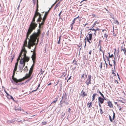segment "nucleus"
Returning <instances> with one entry per match:
<instances>
[{
	"label": "nucleus",
	"instance_id": "obj_42",
	"mask_svg": "<svg viewBox=\"0 0 126 126\" xmlns=\"http://www.w3.org/2000/svg\"><path fill=\"white\" fill-rule=\"evenodd\" d=\"M115 83H116V84H117L118 83V82L117 80H115Z\"/></svg>",
	"mask_w": 126,
	"mask_h": 126
},
{
	"label": "nucleus",
	"instance_id": "obj_60",
	"mask_svg": "<svg viewBox=\"0 0 126 126\" xmlns=\"http://www.w3.org/2000/svg\"><path fill=\"white\" fill-rule=\"evenodd\" d=\"M122 108H119V110H121V111H122L121 110Z\"/></svg>",
	"mask_w": 126,
	"mask_h": 126
},
{
	"label": "nucleus",
	"instance_id": "obj_54",
	"mask_svg": "<svg viewBox=\"0 0 126 126\" xmlns=\"http://www.w3.org/2000/svg\"><path fill=\"white\" fill-rule=\"evenodd\" d=\"M91 52H92L91 51V50L90 51V52H89V54H90L91 55Z\"/></svg>",
	"mask_w": 126,
	"mask_h": 126
},
{
	"label": "nucleus",
	"instance_id": "obj_22",
	"mask_svg": "<svg viewBox=\"0 0 126 126\" xmlns=\"http://www.w3.org/2000/svg\"><path fill=\"white\" fill-rule=\"evenodd\" d=\"M79 16L78 17H76V18H75L74 20L73 21V22H72V23L71 24H72V25H73L74 24V23H75V21L76 19H77V18H79Z\"/></svg>",
	"mask_w": 126,
	"mask_h": 126
},
{
	"label": "nucleus",
	"instance_id": "obj_41",
	"mask_svg": "<svg viewBox=\"0 0 126 126\" xmlns=\"http://www.w3.org/2000/svg\"><path fill=\"white\" fill-rule=\"evenodd\" d=\"M15 110H20V111H21V110L24 111V110L23 109H21V110L20 109H16Z\"/></svg>",
	"mask_w": 126,
	"mask_h": 126
},
{
	"label": "nucleus",
	"instance_id": "obj_38",
	"mask_svg": "<svg viewBox=\"0 0 126 126\" xmlns=\"http://www.w3.org/2000/svg\"><path fill=\"white\" fill-rule=\"evenodd\" d=\"M100 111L101 114H102L103 113L102 111V109L101 108L100 109Z\"/></svg>",
	"mask_w": 126,
	"mask_h": 126
},
{
	"label": "nucleus",
	"instance_id": "obj_8",
	"mask_svg": "<svg viewBox=\"0 0 126 126\" xmlns=\"http://www.w3.org/2000/svg\"><path fill=\"white\" fill-rule=\"evenodd\" d=\"M36 58V54L35 51L34 50L33 53V54L32 56V60H35Z\"/></svg>",
	"mask_w": 126,
	"mask_h": 126
},
{
	"label": "nucleus",
	"instance_id": "obj_17",
	"mask_svg": "<svg viewBox=\"0 0 126 126\" xmlns=\"http://www.w3.org/2000/svg\"><path fill=\"white\" fill-rule=\"evenodd\" d=\"M87 75L84 74H83L82 76L81 79L82 80H85L86 78Z\"/></svg>",
	"mask_w": 126,
	"mask_h": 126
},
{
	"label": "nucleus",
	"instance_id": "obj_2",
	"mask_svg": "<svg viewBox=\"0 0 126 126\" xmlns=\"http://www.w3.org/2000/svg\"><path fill=\"white\" fill-rule=\"evenodd\" d=\"M42 21L41 23H39V29L38 30L37 32H34L32 35L31 36V39L30 40L29 43H30L32 41H35L36 39H37V43L38 42L39 37L41 34V32L40 29L41 27V26L43 25L44 24L45 20H44L42 19Z\"/></svg>",
	"mask_w": 126,
	"mask_h": 126
},
{
	"label": "nucleus",
	"instance_id": "obj_47",
	"mask_svg": "<svg viewBox=\"0 0 126 126\" xmlns=\"http://www.w3.org/2000/svg\"><path fill=\"white\" fill-rule=\"evenodd\" d=\"M73 25H72V24H71V30H72L73 28Z\"/></svg>",
	"mask_w": 126,
	"mask_h": 126
},
{
	"label": "nucleus",
	"instance_id": "obj_58",
	"mask_svg": "<svg viewBox=\"0 0 126 126\" xmlns=\"http://www.w3.org/2000/svg\"><path fill=\"white\" fill-rule=\"evenodd\" d=\"M35 60H32L33 61V64H34V63H35Z\"/></svg>",
	"mask_w": 126,
	"mask_h": 126
},
{
	"label": "nucleus",
	"instance_id": "obj_5",
	"mask_svg": "<svg viewBox=\"0 0 126 126\" xmlns=\"http://www.w3.org/2000/svg\"><path fill=\"white\" fill-rule=\"evenodd\" d=\"M29 61H26L25 60L20 59L19 63L20 64L22 65H23L19 66V71L20 72H22L23 68L25 65L26 63L28 62Z\"/></svg>",
	"mask_w": 126,
	"mask_h": 126
},
{
	"label": "nucleus",
	"instance_id": "obj_50",
	"mask_svg": "<svg viewBox=\"0 0 126 126\" xmlns=\"http://www.w3.org/2000/svg\"><path fill=\"white\" fill-rule=\"evenodd\" d=\"M105 64L106 65V68H107V66H108V64L106 63V61L105 60Z\"/></svg>",
	"mask_w": 126,
	"mask_h": 126
},
{
	"label": "nucleus",
	"instance_id": "obj_43",
	"mask_svg": "<svg viewBox=\"0 0 126 126\" xmlns=\"http://www.w3.org/2000/svg\"><path fill=\"white\" fill-rule=\"evenodd\" d=\"M56 2L54 4H53L52 5V6H51V8H50L49 9V10H50V9L52 8V7L54 6V5H55V4L56 3Z\"/></svg>",
	"mask_w": 126,
	"mask_h": 126
},
{
	"label": "nucleus",
	"instance_id": "obj_4",
	"mask_svg": "<svg viewBox=\"0 0 126 126\" xmlns=\"http://www.w3.org/2000/svg\"><path fill=\"white\" fill-rule=\"evenodd\" d=\"M17 69V67L15 66L14 69L13 70V73L12 76V79L16 83H17L18 82H20L24 80V78H22L19 79H17L16 78L14 77L16 71Z\"/></svg>",
	"mask_w": 126,
	"mask_h": 126
},
{
	"label": "nucleus",
	"instance_id": "obj_30",
	"mask_svg": "<svg viewBox=\"0 0 126 126\" xmlns=\"http://www.w3.org/2000/svg\"><path fill=\"white\" fill-rule=\"evenodd\" d=\"M40 84H39L38 85V87L36 89V90H35L32 91V92L36 91H37V89H38V87H40Z\"/></svg>",
	"mask_w": 126,
	"mask_h": 126
},
{
	"label": "nucleus",
	"instance_id": "obj_40",
	"mask_svg": "<svg viewBox=\"0 0 126 126\" xmlns=\"http://www.w3.org/2000/svg\"><path fill=\"white\" fill-rule=\"evenodd\" d=\"M103 97L104 99H105V98L104 96V95H103V94L101 93L100 94Z\"/></svg>",
	"mask_w": 126,
	"mask_h": 126
},
{
	"label": "nucleus",
	"instance_id": "obj_53",
	"mask_svg": "<svg viewBox=\"0 0 126 126\" xmlns=\"http://www.w3.org/2000/svg\"><path fill=\"white\" fill-rule=\"evenodd\" d=\"M109 65H110V66H112V64H110V62H109Z\"/></svg>",
	"mask_w": 126,
	"mask_h": 126
},
{
	"label": "nucleus",
	"instance_id": "obj_56",
	"mask_svg": "<svg viewBox=\"0 0 126 126\" xmlns=\"http://www.w3.org/2000/svg\"><path fill=\"white\" fill-rule=\"evenodd\" d=\"M52 84L51 83H50L49 84H48L47 85L49 86V85H51Z\"/></svg>",
	"mask_w": 126,
	"mask_h": 126
},
{
	"label": "nucleus",
	"instance_id": "obj_49",
	"mask_svg": "<svg viewBox=\"0 0 126 126\" xmlns=\"http://www.w3.org/2000/svg\"><path fill=\"white\" fill-rule=\"evenodd\" d=\"M58 7V5L57 4L55 7L54 9H55L56 8Z\"/></svg>",
	"mask_w": 126,
	"mask_h": 126
},
{
	"label": "nucleus",
	"instance_id": "obj_55",
	"mask_svg": "<svg viewBox=\"0 0 126 126\" xmlns=\"http://www.w3.org/2000/svg\"><path fill=\"white\" fill-rule=\"evenodd\" d=\"M71 76H70V77L69 78V79H68V80H67V81H68V80H69V79H70V78H71Z\"/></svg>",
	"mask_w": 126,
	"mask_h": 126
},
{
	"label": "nucleus",
	"instance_id": "obj_45",
	"mask_svg": "<svg viewBox=\"0 0 126 126\" xmlns=\"http://www.w3.org/2000/svg\"><path fill=\"white\" fill-rule=\"evenodd\" d=\"M86 38H87V36H86V37H85V46L86 45V40H87Z\"/></svg>",
	"mask_w": 126,
	"mask_h": 126
},
{
	"label": "nucleus",
	"instance_id": "obj_64",
	"mask_svg": "<svg viewBox=\"0 0 126 126\" xmlns=\"http://www.w3.org/2000/svg\"><path fill=\"white\" fill-rule=\"evenodd\" d=\"M26 68L27 69V70H28V68H27V66H26L25 67V68H24L25 69V68Z\"/></svg>",
	"mask_w": 126,
	"mask_h": 126
},
{
	"label": "nucleus",
	"instance_id": "obj_10",
	"mask_svg": "<svg viewBox=\"0 0 126 126\" xmlns=\"http://www.w3.org/2000/svg\"><path fill=\"white\" fill-rule=\"evenodd\" d=\"M37 16H39V18L37 20V22H41V20L42 19V18L41 17V15L40 14H38V15Z\"/></svg>",
	"mask_w": 126,
	"mask_h": 126
},
{
	"label": "nucleus",
	"instance_id": "obj_18",
	"mask_svg": "<svg viewBox=\"0 0 126 126\" xmlns=\"http://www.w3.org/2000/svg\"><path fill=\"white\" fill-rule=\"evenodd\" d=\"M91 76L90 75H89L88 76V80H89V81L88 82L87 84H88L90 83H91L90 81H91Z\"/></svg>",
	"mask_w": 126,
	"mask_h": 126
},
{
	"label": "nucleus",
	"instance_id": "obj_7",
	"mask_svg": "<svg viewBox=\"0 0 126 126\" xmlns=\"http://www.w3.org/2000/svg\"><path fill=\"white\" fill-rule=\"evenodd\" d=\"M104 99H105L103 98L100 97H99L98 98V103H100L101 104H103L104 103Z\"/></svg>",
	"mask_w": 126,
	"mask_h": 126
},
{
	"label": "nucleus",
	"instance_id": "obj_34",
	"mask_svg": "<svg viewBox=\"0 0 126 126\" xmlns=\"http://www.w3.org/2000/svg\"><path fill=\"white\" fill-rule=\"evenodd\" d=\"M73 63H74V65H77V62L76 61H74L73 62Z\"/></svg>",
	"mask_w": 126,
	"mask_h": 126
},
{
	"label": "nucleus",
	"instance_id": "obj_24",
	"mask_svg": "<svg viewBox=\"0 0 126 126\" xmlns=\"http://www.w3.org/2000/svg\"><path fill=\"white\" fill-rule=\"evenodd\" d=\"M21 56H22L21 53H20L19 55V56L17 59V62H18V61L19 60H20V58Z\"/></svg>",
	"mask_w": 126,
	"mask_h": 126
},
{
	"label": "nucleus",
	"instance_id": "obj_28",
	"mask_svg": "<svg viewBox=\"0 0 126 126\" xmlns=\"http://www.w3.org/2000/svg\"><path fill=\"white\" fill-rule=\"evenodd\" d=\"M92 29H89V30L90 31V32H89V33H92V35L93 33H94V32L93 31H92Z\"/></svg>",
	"mask_w": 126,
	"mask_h": 126
},
{
	"label": "nucleus",
	"instance_id": "obj_36",
	"mask_svg": "<svg viewBox=\"0 0 126 126\" xmlns=\"http://www.w3.org/2000/svg\"><path fill=\"white\" fill-rule=\"evenodd\" d=\"M100 67L101 69L102 67V62L100 63Z\"/></svg>",
	"mask_w": 126,
	"mask_h": 126
},
{
	"label": "nucleus",
	"instance_id": "obj_48",
	"mask_svg": "<svg viewBox=\"0 0 126 126\" xmlns=\"http://www.w3.org/2000/svg\"><path fill=\"white\" fill-rule=\"evenodd\" d=\"M70 110H71V109H70V108H69L68 109V111L70 113Z\"/></svg>",
	"mask_w": 126,
	"mask_h": 126
},
{
	"label": "nucleus",
	"instance_id": "obj_11",
	"mask_svg": "<svg viewBox=\"0 0 126 126\" xmlns=\"http://www.w3.org/2000/svg\"><path fill=\"white\" fill-rule=\"evenodd\" d=\"M121 51H123L124 52V54L126 55V49L125 47H123V46L121 47Z\"/></svg>",
	"mask_w": 126,
	"mask_h": 126
},
{
	"label": "nucleus",
	"instance_id": "obj_62",
	"mask_svg": "<svg viewBox=\"0 0 126 126\" xmlns=\"http://www.w3.org/2000/svg\"><path fill=\"white\" fill-rule=\"evenodd\" d=\"M38 3H37V8H38Z\"/></svg>",
	"mask_w": 126,
	"mask_h": 126
},
{
	"label": "nucleus",
	"instance_id": "obj_52",
	"mask_svg": "<svg viewBox=\"0 0 126 126\" xmlns=\"http://www.w3.org/2000/svg\"><path fill=\"white\" fill-rule=\"evenodd\" d=\"M100 107H101V105L100 104V103H98Z\"/></svg>",
	"mask_w": 126,
	"mask_h": 126
},
{
	"label": "nucleus",
	"instance_id": "obj_63",
	"mask_svg": "<svg viewBox=\"0 0 126 126\" xmlns=\"http://www.w3.org/2000/svg\"><path fill=\"white\" fill-rule=\"evenodd\" d=\"M5 93H6V94H7H7H8L7 92L6 91H5Z\"/></svg>",
	"mask_w": 126,
	"mask_h": 126
},
{
	"label": "nucleus",
	"instance_id": "obj_9",
	"mask_svg": "<svg viewBox=\"0 0 126 126\" xmlns=\"http://www.w3.org/2000/svg\"><path fill=\"white\" fill-rule=\"evenodd\" d=\"M113 116L112 119H111V117L110 116V115H109V118L110 120V121L111 122L113 121L112 120H113L114 119L115 117V114L114 112L113 111Z\"/></svg>",
	"mask_w": 126,
	"mask_h": 126
},
{
	"label": "nucleus",
	"instance_id": "obj_59",
	"mask_svg": "<svg viewBox=\"0 0 126 126\" xmlns=\"http://www.w3.org/2000/svg\"><path fill=\"white\" fill-rule=\"evenodd\" d=\"M98 93H99L100 94L101 93V92H100L99 90L98 91Z\"/></svg>",
	"mask_w": 126,
	"mask_h": 126
},
{
	"label": "nucleus",
	"instance_id": "obj_21",
	"mask_svg": "<svg viewBox=\"0 0 126 126\" xmlns=\"http://www.w3.org/2000/svg\"><path fill=\"white\" fill-rule=\"evenodd\" d=\"M97 94H94L92 96V100H94L95 99V96L97 95Z\"/></svg>",
	"mask_w": 126,
	"mask_h": 126
},
{
	"label": "nucleus",
	"instance_id": "obj_14",
	"mask_svg": "<svg viewBox=\"0 0 126 126\" xmlns=\"http://www.w3.org/2000/svg\"><path fill=\"white\" fill-rule=\"evenodd\" d=\"M105 32V33H104V36L107 39V37L108 36V35L107 33V31L106 30H103L102 32Z\"/></svg>",
	"mask_w": 126,
	"mask_h": 126
},
{
	"label": "nucleus",
	"instance_id": "obj_57",
	"mask_svg": "<svg viewBox=\"0 0 126 126\" xmlns=\"http://www.w3.org/2000/svg\"><path fill=\"white\" fill-rule=\"evenodd\" d=\"M86 1V0H83L82 1H81V2H80V3H82L83 1Z\"/></svg>",
	"mask_w": 126,
	"mask_h": 126
},
{
	"label": "nucleus",
	"instance_id": "obj_39",
	"mask_svg": "<svg viewBox=\"0 0 126 126\" xmlns=\"http://www.w3.org/2000/svg\"><path fill=\"white\" fill-rule=\"evenodd\" d=\"M18 62H16V63L15 65V67H17V66H18Z\"/></svg>",
	"mask_w": 126,
	"mask_h": 126
},
{
	"label": "nucleus",
	"instance_id": "obj_3",
	"mask_svg": "<svg viewBox=\"0 0 126 126\" xmlns=\"http://www.w3.org/2000/svg\"><path fill=\"white\" fill-rule=\"evenodd\" d=\"M38 8H37L36 9L35 12V14L34 17L33 18L32 22L30 25V26L29 28V31H32L33 30H34L37 27V24L35 23V18L37 17V16L38 14H40L38 12Z\"/></svg>",
	"mask_w": 126,
	"mask_h": 126
},
{
	"label": "nucleus",
	"instance_id": "obj_13",
	"mask_svg": "<svg viewBox=\"0 0 126 126\" xmlns=\"http://www.w3.org/2000/svg\"><path fill=\"white\" fill-rule=\"evenodd\" d=\"M49 11L47 12H46L45 14V15L43 18V20H45L47 17L48 15Z\"/></svg>",
	"mask_w": 126,
	"mask_h": 126
},
{
	"label": "nucleus",
	"instance_id": "obj_26",
	"mask_svg": "<svg viewBox=\"0 0 126 126\" xmlns=\"http://www.w3.org/2000/svg\"><path fill=\"white\" fill-rule=\"evenodd\" d=\"M33 70H32V69H30V70L29 71V74H30V75H31L32 74V72H33Z\"/></svg>",
	"mask_w": 126,
	"mask_h": 126
},
{
	"label": "nucleus",
	"instance_id": "obj_33",
	"mask_svg": "<svg viewBox=\"0 0 126 126\" xmlns=\"http://www.w3.org/2000/svg\"><path fill=\"white\" fill-rule=\"evenodd\" d=\"M34 64H33L30 69H31L33 70V67L34 66Z\"/></svg>",
	"mask_w": 126,
	"mask_h": 126
},
{
	"label": "nucleus",
	"instance_id": "obj_35",
	"mask_svg": "<svg viewBox=\"0 0 126 126\" xmlns=\"http://www.w3.org/2000/svg\"><path fill=\"white\" fill-rule=\"evenodd\" d=\"M62 12V11H61L59 14V18L60 19L61 18V15Z\"/></svg>",
	"mask_w": 126,
	"mask_h": 126
},
{
	"label": "nucleus",
	"instance_id": "obj_46",
	"mask_svg": "<svg viewBox=\"0 0 126 126\" xmlns=\"http://www.w3.org/2000/svg\"><path fill=\"white\" fill-rule=\"evenodd\" d=\"M106 58H107V60L108 61H109V62H110V60H109V58L107 57V56L106 57Z\"/></svg>",
	"mask_w": 126,
	"mask_h": 126
},
{
	"label": "nucleus",
	"instance_id": "obj_25",
	"mask_svg": "<svg viewBox=\"0 0 126 126\" xmlns=\"http://www.w3.org/2000/svg\"><path fill=\"white\" fill-rule=\"evenodd\" d=\"M47 122L46 121L43 122H42L41 124L43 125L46 124H47Z\"/></svg>",
	"mask_w": 126,
	"mask_h": 126
},
{
	"label": "nucleus",
	"instance_id": "obj_12",
	"mask_svg": "<svg viewBox=\"0 0 126 126\" xmlns=\"http://www.w3.org/2000/svg\"><path fill=\"white\" fill-rule=\"evenodd\" d=\"M7 98L9 99H11L13 100L14 101H15L14 98L11 95L9 94H7Z\"/></svg>",
	"mask_w": 126,
	"mask_h": 126
},
{
	"label": "nucleus",
	"instance_id": "obj_32",
	"mask_svg": "<svg viewBox=\"0 0 126 126\" xmlns=\"http://www.w3.org/2000/svg\"><path fill=\"white\" fill-rule=\"evenodd\" d=\"M113 62L114 64V68L115 69V66H116V62L115 60H113Z\"/></svg>",
	"mask_w": 126,
	"mask_h": 126
},
{
	"label": "nucleus",
	"instance_id": "obj_15",
	"mask_svg": "<svg viewBox=\"0 0 126 126\" xmlns=\"http://www.w3.org/2000/svg\"><path fill=\"white\" fill-rule=\"evenodd\" d=\"M108 106L110 107H113V104L110 101H108L107 102Z\"/></svg>",
	"mask_w": 126,
	"mask_h": 126
},
{
	"label": "nucleus",
	"instance_id": "obj_23",
	"mask_svg": "<svg viewBox=\"0 0 126 126\" xmlns=\"http://www.w3.org/2000/svg\"><path fill=\"white\" fill-rule=\"evenodd\" d=\"M97 30V29L96 30H95L94 29H92V31L95 34V33L96 32V31Z\"/></svg>",
	"mask_w": 126,
	"mask_h": 126
},
{
	"label": "nucleus",
	"instance_id": "obj_16",
	"mask_svg": "<svg viewBox=\"0 0 126 126\" xmlns=\"http://www.w3.org/2000/svg\"><path fill=\"white\" fill-rule=\"evenodd\" d=\"M31 75H30V74L29 73L26 74V76H25V77L24 78H24L25 79H27L30 77Z\"/></svg>",
	"mask_w": 126,
	"mask_h": 126
},
{
	"label": "nucleus",
	"instance_id": "obj_61",
	"mask_svg": "<svg viewBox=\"0 0 126 126\" xmlns=\"http://www.w3.org/2000/svg\"><path fill=\"white\" fill-rule=\"evenodd\" d=\"M103 58H104V52L103 53Z\"/></svg>",
	"mask_w": 126,
	"mask_h": 126
},
{
	"label": "nucleus",
	"instance_id": "obj_19",
	"mask_svg": "<svg viewBox=\"0 0 126 126\" xmlns=\"http://www.w3.org/2000/svg\"><path fill=\"white\" fill-rule=\"evenodd\" d=\"M93 103L92 102H91L90 103H88L87 104V105L89 108L91 107Z\"/></svg>",
	"mask_w": 126,
	"mask_h": 126
},
{
	"label": "nucleus",
	"instance_id": "obj_29",
	"mask_svg": "<svg viewBox=\"0 0 126 126\" xmlns=\"http://www.w3.org/2000/svg\"><path fill=\"white\" fill-rule=\"evenodd\" d=\"M99 45L100 46V48L99 49L100 51H101L103 53V52H103V51H102L101 49V46L100 42H99Z\"/></svg>",
	"mask_w": 126,
	"mask_h": 126
},
{
	"label": "nucleus",
	"instance_id": "obj_51",
	"mask_svg": "<svg viewBox=\"0 0 126 126\" xmlns=\"http://www.w3.org/2000/svg\"><path fill=\"white\" fill-rule=\"evenodd\" d=\"M62 100H61V102H60V105H61V107H62V104L63 103L62 102H62Z\"/></svg>",
	"mask_w": 126,
	"mask_h": 126
},
{
	"label": "nucleus",
	"instance_id": "obj_31",
	"mask_svg": "<svg viewBox=\"0 0 126 126\" xmlns=\"http://www.w3.org/2000/svg\"><path fill=\"white\" fill-rule=\"evenodd\" d=\"M99 23V21H95L94 23V25H96V24H98Z\"/></svg>",
	"mask_w": 126,
	"mask_h": 126
},
{
	"label": "nucleus",
	"instance_id": "obj_37",
	"mask_svg": "<svg viewBox=\"0 0 126 126\" xmlns=\"http://www.w3.org/2000/svg\"><path fill=\"white\" fill-rule=\"evenodd\" d=\"M113 54H112L111 55H110L109 56V57L110 58H112L113 57Z\"/></svg>",
	"mask_w": 126,
	"mask_h": 126
},
{
	"label": "nucleus",
	"instance_id": "obj_44",
	"mask_svg": "<svg viewBox=\"0 0 126 126\" xmlns=\"http://www.w3.org/2000/svg\"><path fill=\"white\" fill-rule=\"evenodd\" d=\"M58 44H60V39H59L58 41Z\"/></svg>",
	"mask_w": 126,
	"mask_h": 126
},
{
	"label": "nucleus",
	"instance_id": "obj_20",
	"mask_svg": "<svg viewBox=\"0 0 126 126\" xmlns=\"http://www.w3.org/2000/svg\"><path fill=\"white\" fill-rule=\"evenodd\" d=\"M85 92L82 91L81 93V95L82 97H84L85 95H86V94H85Z\"/></svg>",
	"mask_w": 126,
	"mask_h": 126
},
{
	"label": "nucleus",
	"instance_id": "obj_27",
	"mask_svg": "<svg viewBox=\"0 0 126 126\" xmlns=\"http://www.w3.org/2000/svg\"><path fill=\"white\" fill-rule=\"evenodd\" d=\"M58 100V99L57 98L56 99V100H55L54 101H53L51 104V105L52 104H53V103H56V102Z\"/></svg>",
	"mask_w": 126,
	"mask_h": 126
},
{
	"label": "nucleus",
	"instance_id": "obj_1",
	"mask_svg": "<svg viewBox=\"0 0 126 126\" xmlns=\"http://www.w3.org/2000/svg\"><path fill=\"white\" fill-rule=\"evenodd\" d=\"M32 31H29V29L28 30V32L27 33L26 35V38L24 42V44L23 45V46L22 47V50L20 53H21V54H22L23 52H24L23 56L24 57L23 58H21V59H23L25 60L26 61H29L30 60V57L27 56L26 54L27 53V51L26 50L25 47H27L29 49H30L31 47H32L33 46L35 45V42L36 41L37 39H36L35 41H32V42H31L30 43H29L30 40L31 39V36L30 37V39H29L28 38L29 35L32 32Z\"/></svg>",
	"mask_w": 126,
	"mask_h": 126
},
{
	"label": "nucleus",
	"instance_id": "obj_6",
	"mask_svg": "<svg viewBox=\"0 0 126 126\" xmlns=\"http://www.w3.org/2000/svg\"><path fill=\"white\" fill-rule=\"evenodd\" d=\"M89 36L88 37H87V41L89 43H91L92 42V41H91L92 39V33H90L88 34Z\"/></svg>",
	"mask_w": 126,
	"mask_h": 126
}]
</instances>
